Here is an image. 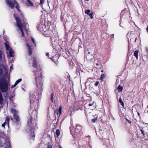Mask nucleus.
Wrapping results in <instances>:
<instances>
[{"label":"nucleus","mask_w":148,"mask_h":148,"mask_svg":"<svg viewBox=\"0 0 148 148\" xmlns=\"http://www.w3.org/2000/svg\"><path fill=\"white\" fill-rule=\"evenodd\" d=\"M119 102L120 103L121 105L123 107L124 106V104L121 98H120L119 99Z\"/></svg>","instance_id":"23"},{"label":"nucleus","mask_w":148,"mask_h":148,"mask_svg":"<svg viewBox=\"0 0 148 148\" xmlns=\"http://www.w3.org/2000/svg\"><path fill=\"white\" fill-rule=\"evenodd\" d=\"M62 108L61 106H60L58 110L57 114L60 116L61 114Z\"/></svg>","instance_id":"18"},{"label":"nucleus","mask_w":148,"mask_h":148,"mask_svg":"<svg viewBox=\"0 0 148 148\" xmlns=\"http://www.w3.org/2000/svg\"><path fill=\"white\" fill-rule=\"evenodd\" d=\"M5 2L9 8L13 9L14 6L17 10L20 11L18 9V4L15 0H6Z\"/></svg>","instance_id":"7"},{"label":"nucleus","mask_w":148,"mask_h":148,"mask_svg":"<svg viewBox=\"0 0 148 148\" xmlns=\"http://www.w3.org/2000/svg\"><path fill=\"white\" fill-rule=\"evenodd\" d=\"M138 50L136 51H134V56L136 57L137 59H138Z\"/></svg>","instance_id":"17"},{"label":"nucleus","mask_w":148,"mask_h":148,"mask_svg":"<svg viewBox=\"0 0 148 148\" xmlns=\"http://www.w3.org/2000/svg\"><path fill=\"white\" fill-rule=\"evenodd\" d=\"M9 118L8 117L6 118L5 120V122L2 124V126L3 127H5V124H6L7 125L9 126Z\"/></svg>","instance_id":"13"},{"label":"nucleus","mask_w":148,"mask_h":148,"mask_svg":"<svg viewBox=\"0 0 148 148\" xmlns=\"http://www.w3.org/2000/svg\"><path fill=\"white\" fill-rule=\"evenodd\" d=\"M34 74L35 76V79L36 82V85L38 90L40 91V93L38 94V95L39 97L41 96L42 93L43 91L42 87L43 86L42 82L41 80L42 75L41 72L39 71H34Z\"/></svg>","instance_id":"1"},{"label":"nucleus","mask_w":148,"mask_h":148,"mask_svg":"<svg viewBox=\"0 0 148 148\" xmlns=\"http://www.w3.org/2000/svg\"><path fill=\"white\" fill-rule=\"evenodd\" d=\"M106 140L107 143H109V140L108 139H107Z\"/></svg>","instance_id":"45"},{"label":"nucleus","mask_w":148,"mask_h":148,"mask_svg":"<svg viewBox=\"0 0 148 148\" xmlns=\"http://www.w3.org/2000/svg\"><path fill=\"white\" fill-rule=\"evenodd\" d=\"M99 84V82L98 81H97L95 83V85L96 86H97Z\"/></svg>","instance_id":"34"},{"label":"nucleus","mask_w":148,"mask_h":148,"mask_svg":"<svg viewBox=\"0 0 148 148\" xmlns=\"http://www.w3.org/2000/svg\"><path fill=\"white\" fill-rule=\"evenodd\" d=\"M59 148H62L61 146H60L59 147Z\"/></svg>","instance_id":"49"},{"label":"nucleus","mask_w":148,"mask_h":148,"mask_svg":"<svg viewBox=\"0 0 148 148\" xmlns=\"http://www.w3.org/2000/svg\"><path fill=\"white\" fill-rule=\"evenodd\" d=\"M26 5L28 7L33 6V4L30 0H27Z\"/></svg>","instance_id":"14"},{"label":"nucleus","mask_w":148,"mask_h":148,"mask_svg":"<svg viewBox=\"0 0 148 148\" xmlns=\"http://www.w3.org/2000/svg\"><path fill=\"white\" fill-rule=\"evenodd\" d=\"M10 70H12V69L13 68H12V66H10Z\"/></svg>","instance_id":"43"},{"label":"nucleus","mask_w":148,"mask_h":148,"mask_svg":"<svg viewBox=\"0 0 148 148\" xmlns=\"http://www.w3.org/2000/svg\"><path fill=\"white\" fill-rule=\"evenodd\" d=\"M55 63L57 65L58 63V62L57 61L55 62Z\"/></svg>","instance_id":"44"},{"label":"nucleus","mask_w":148,"mask_h":148,"mask_svg":"<svg viewBox=\"0 0 148 148\" xmlns=\"http://www.w3.org/2000/svg\"><path fill=\"white\" fill-rule=\"evenodd\" d=\"M45 25L43 23H41L38 25V26H37V29L38 31L42 32L43 31H45V29H44V28H45Z\"/></svg>","instance_id":"10"},{"label":"nucleus","mask_w":148,"mask_h":148,"mask_svg":"<svg viewBox=\"0 0 148 148\" xmlns=\"http://www.w3.org/2000/svg\"><path fill=\"white\" fill-rule=\"evenodd\" d=\"M44 3V0H40V4H42Z\"/></svg>","instance_id":"36"},{"label":"nucleus","mask_w":148,"mask_h":148,"mask_svg":"<svg viewBox=\"0 0 148 148\" xmlns=\"http://www.w3.org/2000/svg\"><path fill=\"white\" fill-rule=\"evenodd\" d=\"M82 129V127L79 125H77L76 126L75 131L73 130L72 127H70V132L72 134L76 135L78 134Z\"/></svg>","instance_id":"8"},{"label":"nucleus","mask_w":148,"mask_h":148,"mask_svg":"<svg viewBox=\"0 0 148 148\" xmlns=\"http://www.w3.org/2000/svg\"><path fill=\"white\" fill-rule=\"evenodd\" d=\"M137 114H138V115L139 116L140 115V113L139 112H138Z\"/></svg>","instance_id":"47"},{"label":"nucleus","mask_w":148,"mask_h":148,"mask_svg":"<svg viewBox=\"0 0 148 148\" xmlns=\"http://www.w3.org/2000/svg\"><path fill=\"white\" fill-rule=\"evenodd\" d=\"M4 39L5 41L4 44L5 47L7 56L12 62L13 61V59L14 58V56L13 50L10 47V44L9 42L6 41L5 38H4Z\"/></svg>","instance_id":"3"},{"label":"nucleus","mask_w":148,"mask_h":148,"mask_svg":"<svg viewBox=\"0 0 148 148\" xmlns=\"http://www.w3.org/2000/svg\"><path fill=\"white\" fill-rule=\"evenodd\" d=\"M56 134L58 137L59 136L60 134V131L59 130H56Z\"/></svg>","instance_id":"26"},{"label":"nucleus","mask_w":148,"mask_h":148,"mask_svg":"<svg viewBox=\"0 0 148 148\" xmlns=\"http://www.w3.org/2000/svg\"><path fill=\"white\" fill-rule=\"evenodd\" d=\"M30 105L31 106L33 105L34 106L36 110H33V113H35V116L37 117V113L36 108H38V105L39 100L38 98H36L35 96L33 94H30Z\"/></svg>","instance_id":"4"},{"label":"nucleus","mask_w":148,"mask_h":148,"mask_svg":"<svg viewBox=\"0 0 148 148\" xmlns=\"http://www.w3.org/2000/svg\"><path fill=\"white\" fill-rule=\"evenodd\" d=\"M5 148H11L10 143L8 139H7L5 142Z\"/></svg>","instance_id":"11"},{"label":"nucleus","mask_w":148,"mask_h":148,"mask_svg":"<svg viewBox=\"0 0 148 148\" xmlns=\"http://www.w3.org/2000/svg\"><path fill=\"white\" fill-rule=\"evenodd\" d=\"M47 148H53V147L51 145L49 144L47 145Z\"/></svg>","instance_id":"29"},{"label":"nucleus","mask_w":148,"mask_h":148,"mask_svg":"<svg viewBox=\"0 0 148 148\" xmlns=\"http://www.w3.org/2000/svg\"><path fill=\"white\" fill-rule=\"evenodd\" d=\"M2 51L0 50V60H1L2 58Z\"/></svg>","instance_id":"30"},{"label":"nucleus","mask_w":148,"mask_h":148,"mask_svg":"<svg viewBox=\"0 0 148 148\" xmlns=\"http://www.w3.org/2000/svg\"><path fill=\"white\" fill-rule=\"evenodd\" d=\"M146 30L147 31V32L148 33V25L146 28Z\"/></svg>","instance_id":"42"},{"label":"nucleus","mask_w":148,"mask_h":148,"mask_svg":"<svg viewBox=\"0 0 148 148\" xmlns=\"http://www.w3.org/2000/svg\"><path fill=\"white\" fill-rule=\"evenodd\" d=\"M96 133L97 134V132H96Z\"/></svg>","instance_id":"52"},{"label":"nucleus","mask_w":148,"mask_h":148,"mask_svg":"<svg viewBox=\"0 0 148 148\" xmlns=\"http://www.w3.org/2000/svg\"><path fill=\"white\" fill-rule=\"evenodd\" d=\"M136 39L135 40V42H136Z\"/></svg>","instance_id":"50"},{"label":"nucleus","mask_w":148,"mask_h":148,"mask_svg":"<svg viewBox=\"0 0 148 148\" xmlns=\"http://www.w3.org/2000/svg\"><path fill=\"white\" fill-rule=\"evenodd\" d=\"M99 132L101 136H102L103 134V132L102 130H99Z\"/></svg>","instance_id":"33"},{"label":"nucleus","mask_w":148,"mask_h":148,"mask_svg":"<svg viewBox=\"0 0 148 148\" xmlns=\"http://www.w3.org/2000/svg\"><path fill=\"white\" fill-rule=\"evenodd\" d=\"M8 84L4 79H0V90L2 92H6L8 90Z\"/></svg>","instance_id":"6"},{"label":"nucleus","mask_w":148,"mask_h":148,"mask_svg":"<svg viewBox=\"0 0 148 148\" xmlns=\"http://www.w3.org/2000/svg\"><path fill=\"white\" fill-rule=\"evenodd\" d=\"M44 31L45 32V34L47 35V36H49L51 34V30H49L46 31L45 29Z\"/></svg>","instance_id":"15"},{"label":"nucleus","mask_w":148,"mask_h":148,"mask_svg":"<svg viewBox=\"0 0 148 148\" xmlns=\"http://www.w3.org/2000/svg\"><path fill=\"white\" fill-rule=\"evenodd\" d=\"M93 14V12H91V13H90V14L89 15L90 16V18L91 19H92L93 18V16H92Z\"/></svg>","instance_id":"28"},{"label":"nucleus","mask_w":148,"mask_h":148,"mask_svg":"<svg viewBox=\"0 0 148 148\" xmlns=\"http://www.w3.org/2000/svg\"><path fill=\"white\" fill-rule=\"evenodd\" d=\"M3 98L2 96L1 93L0 91V103H3Z\"/></svg>","instance_id":"22"},{"label":"nucleus","mask_w":148,"mask_h":148,"mask_svg":"<svg viewBox=\"0 0 148 148\" xmlns=\"http://www.w3.org/2000/svg\"><path fill=\"white\" fill-rule=\"evenodd\" d=\"M101 71L102 72H103V70H102Z\"/></svg>","instance_id":"51"},{"label":"nucleus","mask_w":148,"mask_h":148,"mask_svg":"<svg viewBox=\"0 0 148 148\" xmlns=\"http://www.w3.org/2000/svg\"><path fill=\"white\" fill-rule=\"evenodd\" d=\"M33 66L34 67H36L37 66V62L36 61V59L35 58H33Z\"/></svg>","instance_id":"16"},{"label":"nucleus","mask_w":148,"mask_h":148,"mask_svg":"<svg viewBox=\"0 0 148 148\" xmlns=\"http://www.w3.org/2000/svg\"><path fill=\"white\" fill-rule=\"evenodd\" d=\"M123 87L121 86H119L117 88V89L118 90L119 92H121L122 91L123 89Z\"/></svg>","instance_id":"20"},{"label":"nucleus","mask_w":148,"mask_h":148,"mask_svg":"<svg viewBox=\"0 0 148 148\" xmlns=\"http://www.w3.org/2000/svg\"><path fill=\"white\" fill-rule=\"evenodd\" d=\"M91 12H93L89 10H87L85 11V13L87 14L88 15H89L90 14V13H91Z\"/></svg>","instance_id":"19"},{"label":"nucleus","mask_w":148,"mask_h":148,"mask_svg":"<svg viewBox=\"0 0 148 148\" xmlns=\"http://www.w3.org/2000/svg\"><path fill=\"white\" fill-rule=\"evenodd\" d=\"M49 53H46V56L49 57Z\"/></svg>","instance_id":"41"},{"label":"nucleus","mask_w":148,"mask_h":148,"mask_svg":"<svg viewBox=\"0 0 148 148\" xmlns=\"http://www.w3.org/2000/svg\"><path fill=\"white\" fill-rule=\"evenodd\" d=\"M27 124L28 126H30V129H29V134L30 136L32 137H35V135L34 133V130L36 127V125H33L32 123V119H30L27 121Z\"/></svg>","instance_id":"5"},{"label":"nucleus","mask_w":148,"mask_h":148,"mask_svg":"<svg viewBox=\"0 0 148 148\" xmlns=\"http://www.w3.org/2000/svg\"><path fill=\"white\" fill-rule=\"evenodd\" d=\"M96 65L97 66H98L99 65V64L98 63H97Z\"/></svg>","instance_id":"48"},{"label":"nucleus","mask_w":148,"mask_h":148,"mask_svg":"<svg viewBox=\"0 0 148 148\" xmlns=\"http://www.w3.org/2000/svg\"><path fill=\"white\" fill-rule=\"evenodd\" d=\"M17 85L15 83L12 86L11 88H12L16 86Z\"/></svg>","instance_id":"35"},{"label":"nucleus","mask_w":148,"mask_h":148,"mask_svg":"<svg viewBox=\"0 0 148 148\" xmlns=\"http://www.w3.org/2000/svg\"><path fill=\"white\" fill-rule=\"evenodd\" d=\"M111 36L112 37H114V34H112L111 35Z\"/></svg>","instance_id":"46"},{"label":"nucleus","mask_w":148,"mask_h":148,"mask_svg":"<svg viewBox=\"0 0 148 148\" xmlns=\"http://www.w3.org/2000/svg\"><path fill=\"white\" fill-rule=\"evenodd\" d=\"M26 46L28 50L29 51V55H31L32 53V48L30 45L28 43H27Z\"/></svg>","instance_id":"12"},{"label":"nucleus","mask_w":148,"mask_h":148,"mask_svg":"<svg viewBox=\"0 0 148 148\" xmlns=\"http://www.w3.org/2000/svg\"><path fill=\"white\" fill-rule=\"evenodd\" d=\"M145 49H146V50L147 52V53H148V47H146Z\"/></svg>","instance_id":"40"},{"label":"nucleus","mask_w":148,"mask_h":148,"mask_svg":"<svg viewBox=\"0 0 148 148\" xmlns=\"http://www.w3.org/2000/svg\"><path fill=\"white\" fill-rule=\"evenodd\" d=\"M22 89H23V90H24V89H23V88H22Z\"/></svg>","instance_id":"53"},{"label":"nucleus","mask_w":148,"mask_h":148,"mask_svg":"<svg viewBox=\"0 0 148 148\" xmlns=\"http://www.w3.org/2000/svg\"><path fill=\"white\" fill-rule=\"evenodd\" d=\"M14 16L16 20V26L18 27V29L17 30L18 31H20L21 33V36H24L23 31L26 32L27 30L25 29V26L27 24L26 23H24L23 24L22 23L19 18L17 16V15L14 14Z\"/></svg>","instance_id":"2"},{"label":"nucleus","mask_w":148,"mask_h":148,"mask_svg":"<svg viewBox=\"0 0 148 148\" xmlns=\"http://www.w3.org/2000/svg\"><path fill=\"white\" fill-rule=\"evenodd\" d=\"M32 41L33 42V43L34 44V46L36 47V44L35 40L34 38L32 37Z\"/></svg>","instance_id":"27"},{"label":"nucleus","mask_w":148,"mask_h":148,"mask_svg":"<svg viewBox=\"0 0 148 148\" xmlns=\"http://www.w3.org/2000/svg\"><path fill=\"white\" fill-rule=\"evenodd\" d=\"M140 130L142 134H143V136H144L145 134H144V131L142 129L141 130Z\"/></svg>","instance_id":"37"},{"label":"nucleus","mask_w":148,"mask_h":148,"mask_svg":"<svg viewBox=\"0 0 148 148\" xmlns=\"http://www.w3.org/2000/svg\"><path fill=\"white\" fill-rule=\"evenodd\" d=\"M105 77V75L103 74H102L101 75V76L100 78V79L101 80V81H103V78Z\"/></svg>","instance_id":"25"},{"label":"nucleus","mask_w":148,"mask_h":148,"mask_svg":"<svg viewBox=\"0 0 148 148\" xmlns=\"http://www.w3.org/2000/svg\"><path fill=\"white\" fill-rule=\"evenodd\" d=\"M94 103V101H93L91 103H90L88 105L89 106H91L92 105H93Z\"/></svg>","instance_id":"32"},{"label":"nucleus","mask_w":148,"mask_h":148,"mask_svg":"<svg viewBox=\"0 0 148 148\" xmlns=\"http://www.w3.org/2000/svg\"><path fill=\"white\" fill-rule=\"evenodd\" d=\"M0 146H1V145L0 144Z\"/></svg>","instance_id":"54"},{"label":"nucleus","mask_w":148,"mask_h":148,"mask_svg":"<svg viewBox=\"0 0 148 148\" xmlns=\"http://www.w3.org/2000/svg\"><path fill=\"white\" fill-rule=\"evenodd\" d=\"M11 112L13 114V116L14 119L16 121H18L19 120V117L17 115L18 112L15 109H12L11 110Z\"/></svg>","instance_id":"9"},{"label":"nucleus","mask_w":148,"mask_h":148,"mask_svg":"<svg viewBox=\"0 0 148 148\" xmlns=\"http://www.w3.org/2000/svg\"><path fill=\"white\" fill-rule=\"evenodd\" d=\"M53 94H51V99L52 101H53Z\"/></svg>","instance_id":"31"},{"label":"nucleus","mask_w":148,"mask_h":148,"mask_svg":"<svg viewBox=\"0 0 148 148\" xmlns=\"http://www.w3.org/2000/svg\"><path fill=\"white\" fill-rule=\"evenodd\" d=\"M96 119H92V121L93 122H95L96 120Z\"/></svg>","instance_id":"39"},{"label":"nucleus","mask_w":148,"mask_h":148,"mask_svg":"<svg viewBox=\"0 0 148 148\" xmlns=\"http://www.w3.org/2000/svg\"><path fill=\"white\" fill-rule=\"evenodd\" d=\"M4 66L3 65H0V75L2 74L3 73V69Z\"/></svg>","instance_id":"21"},{"label":"nucleus","mask_w":148,"mask_h":148,"mask_svg":"<svg viewBox=\"0 0 148 148\" xmlns=\"http://www.w3.org/2000/svg\"><path fill=\"white\" fill-rule=\"evenodd\" d=\"M83 108L82 107L79 108H78L77 109V110H82Z\"/></svg>","instance_id":"38"},{"label":"nucleus","mask_w":148,"mask_h":148,"mask_svg":"<svg viewBox=\"0 0 148 148\" xmlns=\"http://www.w3.org/2000/svg\"><path fill=\"white\" fill-rule=\"evenodd\" d=\"M22 81V79L21 78L19 79L18 80H17L15 82V83L17 85L19 82H21Z\"/></svg>","instance_id":"24"}]
</instances>
